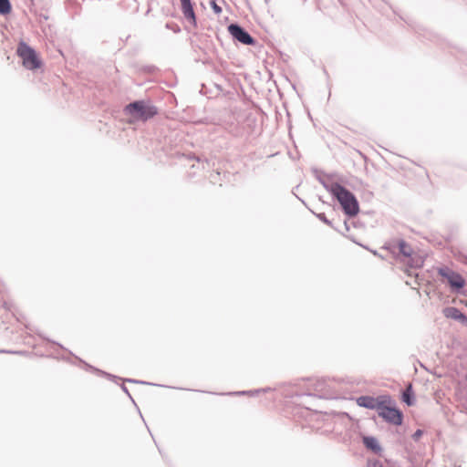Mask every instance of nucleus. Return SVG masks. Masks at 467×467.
<instances>
[{"mask_svg": "<svg viewBox=\"0 0 467 467\" xmlns=\"http://www.w3.org/2000/svg\"><path fill=\"white\" fill-rule=\"evenodd\" d=\"M443 313L444 316L448 318H452L462 323H467V317L456 307H447L444 309Z\"/></svg>", "mask_w": 467, "mask_h": 467, "instance_id": "nucleus-9", "label": "nucleus"}, {"mask_svg": "<svg viewBox=\"0 0 467 467\" xmlns=\"http://www.w3.org/2000/svg\"><path fill=\"white\" fill-rule=\"evenodd\" d=\"M11 12V5L9 0H0V14L7 15Z\"/></svg>", "mask_w": 467, "mask_h": 467, "instance_id": "nucleus-12", "label": "nucleus"}, {"mask_svg": "<svg viewBox=\"0 0 467 467\" xmlns=\"http://www.w3.org/2000/svg\"><path fill=\"white\" fill-rule=\"evenodd\" d=\"M378 413L389 423L394 425H400L402 423V413L396 408L387 406L385 401L382 402Z\"/></svg>", "mask_w": 467, "mask_h": 467, "instance_id": "nucleus-5", "label": "nucleus"}, {"mask_svg": "<svg viewBox=\"0 0 467 467\" xmlns=\"http://www.w3.org/2000/svg\"><path fill=\"white\" fill-rule=\"evenodd\" d=\"M327 190L339 202L345 213L350 216L358 214V202L352 192L337 182L331 183Z\"/></svg>", "mask_w": 467, "mask_h": 467, "instance_id": "nucleus-1", "label": "nucleus"}, {"mask_svg": "<svg viewBox=\"0 0 467 467\" xmlns=\"http://www.w3.org/2000/svg\"><path fill=\"white\" fill-rule=\"evenodd\" d=\"M16 55L21 58L23 67L28 70H36L43 66L42 59L36 50L23 41L17 46Z\"/></svg>", "mask_w": 467, "mask_h": 467, "instance_id": "nucleus-2", "label": "nucleus"}, {"mask_svg": "<svg viewBox=\"0 0 467 467\" xmlns=\"http://www.w3.org/2000/svg\"><path fill=\"white\" fill-rule=\"evenodd\" d=\"M228 31L232 35V36L244 45L253 44V38L251 36L245 32L241 26L237 25H230L228 26Z\"/></svg>", "mask_w": 467, "mask_h": 467, "instance_id": "nucleus-6", "label": "nucleus"}, {"mask_svg": "<svg viewBox=\"0 0 467 467\" xmlns=\"http://www.w3.org/2000/svg\"><path fill=\"white\" fill-rule=\"evenodd\" d=\"M416 437H419L421 435V431H417L414 434Z\"/></svg>", "mask_w": 467, "mask_h": 467, "instance_id": "nucleus-16", "label": "nucleus"}, {"mask_svg": "<svg viewBox=\"0 0 467 467\" xmlns=\"http://www.w3.org/2000/svg\"><path fill=\"white\" fill-rule=\"evenodd\" d=\"M211 6L215 14L219 15L222 13V8L214 1L211 2Z\"/></svg>", "mask_w": 467, "mask_h": 467, "instance_id": "nucleus-14", "label": "nucleus"}, {"mask_svg": "<svg viewBox=\"0 0 467 467\" xmlns=\"http://www.w3.org/2000/svg\"><path fill=\"white\" fill-rule=\"evenodd\" d=\"M438 274L445 278L452 289H462L465 285L464 278L448 267H441Z\"/></svg>", "mask_w": 467, "mask_h": 467, "instance_id": "nucleus-4", "label": "nucleus"}, {"mask_svg": "<svg viewBox=\"0 0 467 467\" xmlns=\"http://www.w3.org/2000/svg\"><path fill=\"white\" fill-rule=\"evenodd\" d=\"M399 250L400 253L406 257H410L413 253V250L410 247V245L408 244L405 241L399 242Z\"/></svg>", "mask_w": 467, "mask_h": 467, "instance_id": "nucleus-11", "label": "nucleus"}, {"mask_svg": "<svg viewBox=\"0 0 467 467\" xmlns=\"http://www.w3.org/2000/svg\"><path fill=\"white\" fill-rule=\"evenodd\" d=\"M182 12L184 17L193 26L196 25V16L191 0H180Z\"/></svg>", "mask_w": 467, "mask_h": 467, "instance_id": "nucleus-7", "label": "nucleus"}, {"mask_svg": "<svg viewBox=\"0 0 467 467\" xmlns=\"http://www.w3.org/2000/svg\"><path fill=\"white\" fill-rule=\"evenodd\" d=\"M412 389V386L410 384L407 388L406 391L403 393V400L408 404L411 405L412 402L410 400V391Z\"/></svg>", "mask_w": 467, "mask_h": 467, "instance_id": "nucleus-13", "label": "nucleus"}, {"mask_svg": "<svg viewBox=\"0 0 467 467\" xmlns=\"http://www.w3.org/2000/svg\"><path fill=\"white\" fill-rule=\"evenodd\" d=\"M363 443L368 449L373 451L374 452H379L381 450L378 441L373 437H364Z\"/></svg>", "mask_w": 467, "mask_h": 467, "instance_id": "nucleus-10", "label": "nucleus"}, {"mask_svg": "<svg viewBox=\"0 0 467 467\" xmlns=\"http://www.w3.org/2000/svg\"><path fill=\"white\" fill-rule=\"evenodd\" d=\"M368 467H383L380 462L379 461H369L368 462Z\"/></svg>", "mask_w": 467, "mask_h": 467, "instance_id": "nucleus-15", "label": "nucleus"}, {"mask_svg": "<svg viewBox=\"0 0 467 467\" xmlns=\"http://www.w3.org/2000/svg\"><path fill=\"white\" fill-rule=\"evenodd\" d=\"M125 113L130 116V122L147 120L157 114L155 107L145 104L143 101H135L125 108Z\"/></svg>", "mask_w": 467, "mask_h": 467, "instance_id": "nucleus-3", "label": "nucleus"}, {"mask_svg": "<svg viewBox=\"0 0 467 467\" xmlns=\"http://www.w3.org/2000/svg\"><path fill=\"white\" fill-rule=\"evenodd\" d=\"M384 400H379L378 399L372 398V397H359L357 400L358 404L361 407H365L368 409H374L378 411L380 409V406Z\"/></svg>", "mask_w": 467, "mask_h": 467, "instance_id": "nucleus-8", "label": "nucleus"}]
</instances>
